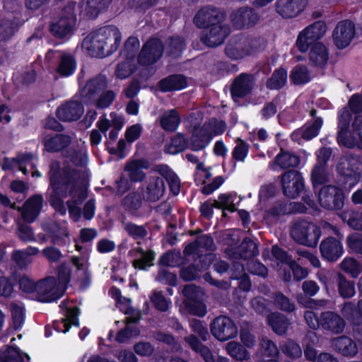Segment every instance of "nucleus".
Listing matches in <instances>:
<instances>
[{
  "instance_id": "nucleus-51",
  "label": "nucleus",
  "mask_w": 362,
  "mask_h": 362,
  "mask_svg": "<svg viewBox=\"0 0 362 362\" xmlns=\"http://www.w3.org/2000/svg\"><path fill=\"white\" fill-rule=\"evenodd\" d=\"M116 94L113 90H103L90 104L93 105L98 109H105L108 107L115 99Z\"/></svg>"
},
{
  "instance_id": "nucleus-28",
  "label": "nucleus",
  "mask_w": 362,
  "mask_h": 362,
  "mask_svg": "<svg viewBox=\"0 0 362 362\" xmlns=\"http://www.w3.org/2000/svg\"><path fill=\"white\" fill-rule=\"evenodd\" d=\"M21 21L18 17L10 15L0 21V37L2 40L10 39L18 30Z\"/></svg>"
},
{
  "instance_id": "nucleus-5",
  "label": "nucleus",
  "mask_w": 362,
  "mask_h": 362,
  "mask_svg": "<svg viewBox=\"0 0 362 362\" xmlns=\"http://www.w3.org/2000/svg\"><path fill=\"white\" fill-rule=\"evenodd\" d=\"M337 173L343 176L351 187L357 183L362 175V158L357 156L346 155L341 157L337 165Z\"/></svg>"
},
{
  "instance_id": "nucleus-23",
  "label": "nucleus",
  "mask_w": 362,
  "mask_h": 362,
  "mask_svg": "<svg viewBox=\"0 0 362 362\" xmlns=\"http://www.w3.org/2000/svg\"><path fill=\"white\" fill-rule=\"evenodd\" d=\"M291 235L296 242L314 247L317 243L321 231L320 228H292Z\"/></svg>"
},
{
  "instance_id": "nucleus-31",
  "label": "nucleus",
  "mask_w": 362,
  "mask_h": 362,
  "mask_svg": "<svg viewBox=\"0 0 362 362\" xmlns=\"http://www.w3.org/2000/svg\"><path fill=\"white\" fill-rule=\"evenodd\" d=\"M112 0H85L81 6L82 11L89 18H95L105 10Z\"/></svg>"
},
{
  "instance_id": "nucleus-62",
  "label": "nucleus",
  "mask_w": 362,
  "mask_h": 362,
  "mask_svg": "<svg viewBox=\"0 0 362 362\" xmlns=\"http://www.w3.org/2000/svg\"><path fill=\"white\" fill-rule=\"evenodd\" d=\"M248 152V145L240 139H237L236 146L233 151V158L236 160L243 161Z\"/></svg>"
},
{
  "instance_id": "nucleus-26",
  "label": "nucleus",
  "mask_w": 362,
  "mask_h": 362,
  "mask_svg": "<svg viewBox=\"0 0 362 362\" xmlns=\"http://www.w3.org/2000/svg\"><path fill=\"white\" fill-rule=\"evenodd\" d=\"M150 163L146 159H136L127 163L124 170L127 172L128 177L132 182H141L146 178V173L143 169H148Z\"/></svg>"
},
{
  "instance_id": "nucleus-8",
  "label": "nucleus",
  "mask_w": 362,
  "mask_h": 362,
  "mask_svg": "<svg viewBox=\"0 0 362 362\" xmlns=\"http://www.w3.org/2000/svg\"><path fill=\"white\" fill-rule=\"evenodd\" d=\"M326 30V24L322 21H316L308 26L299 34L297 47L302 52H306L311 44L325 35Z\"/></svg>"
},
{
  "instance_id": "nucleus-35",
  "label": "nucleus",
  "mask_w": 362,
  "mask_h": 362,
  "mask_svg": "<svg viewBox=\"0 0 362 362\" xmlns=\"http://www.w3.org/2000/svg\"><path fill=\"white\" fill-rule=\"evenodd\" d=\"M310 61L315 66H322L328 60V52L321 42L315 43L309 54Z\"/></svg>"
},
{
  "instance_id": "nucleus-48",
  "label": "nucleus",
  "mask_w": 362,
  "mask_h": 362,
  "mask_svg": "<svg viewBox=\"0 0 362 362\" xmlns=\"http://www.w3.org/2000/svg\"><path fill=\"white\" fill-rule=\"evenodd\" d=\"M287 73L283 69L276 70L267 81V87L269 89H280L286 83Z\"/></svg>"
},
{
  "instance_id": "nucleus-41",
  "label": "nucleus",
  "mask_w": 362,
  "mask_h": 362,
  "mask_svg": "<svg viewBox=\"0 0 362 362\" xmlns=\"http://www.w3.org/2000/svg\"><path fill=\"white\" fill-rule=\"evenodd\" d=\"M274 163L282 169L296 168L300 163L298 156L281 149V152L275 157Z\"/></svg>"
},
{
  "instance_id": "nucleus-37",
  "label": "nucleus",
  "mask_w": 362,
  "mask_h": 362,
  "mask_svg": "<svg viewBox=\"0 0 362 362\" xmlns=\"http://www.w3.org/2000/svg\"><path fill=\"white\" fill-rule=\"evenodd\" d=\"M333 346L336 350L344 356H353L358 351L356 344L349 337H341L333 341Z\"/></svg>"
},
{
  "instance_id": "nucleus-10",
  "label": "nucleus",
  "mask_w": 362,
  "mask_h": 362,
  "mask_svg": "<svg viewBox=\"0 0 362 362\" xmlns=\"http://www.w3.org/2000/svg\"><path fill=\"white\" fill-rule=\"evenodd\" d=\"M64 288L57 285L54 277H47L37 282L35 298L41 302H52L59 298Z\"/></svg>"
},
{
  "instance_id": "nucleus-7",
  "label": "nucleus",
  "mask_w": 362,
  "mask_h": 362,
  "mask_svg": "<svg viewBox=\"0 0 362 362\" xmlns=\"http://www.w3.org/2000/svg\"><path fill=\"white\" fill-rule=\"evenodd\" d=\"M185 296V305L188 311L195 315L204 316L206 314V306L202 302L204 292L193 284L187 285L182 290Z\"/></svg>"
},
{
  "instance_id": "nucleus-59",
  "label": "nucleus",
  "mask_w": 362,
  "mask_h": 362,
  "mask_svg": "<svg viewBox=\"0 0 362 362\" xmlns=\"http://www.w3.org/2000/svg\"><path fill=\"white\" fill-rule=\"evenodd\" d=\"M11 312L13 326L15 329H18L24 320L23 308L16 303H12L11 304Z\"/></svg>"
},
{
  "instance_id": "nucleus-49",
  "label": "nucleus",
  "mask_w": 362,
  "mask_h": 362,
  "mask_svg": "<svg viewBox=\"0 0 362 362\" xmlns=\"http://www.w3.org/2000/svg\"><path fill=\"white\" fill-rule=\"evenodd\" d=\"M337 141L339 145L349 148H354L355 146H358V136L354 134V132L351 133L349 129H339Z\"/></svg>"
},
{
  "instance_id": "nucleus-15",
  "label": "nucleus",
  "mask_w": 362,
  "mask_h": 362,
  "mask_svg": "<svg viewBox=\"0 0 362 362\" xmlns=\"http://www.w3.org/2000/svg\"><path fill=\"white\" fill-rule=\"evenodd\" d=\"M211 331L212 334L220 341H226L238 334V329L234 322L226 316L216 317L211 324Z\"/></svg>"
},
{
  "instance_id": "nucleus-54",
  "label": "nucleus",
  "mask_w": 362,
  "mask_h": 362,
  "mask_svg": "<svg viewBox=\"0 0 362 362\" xmlns=\"http://www.w3.org/2000/svg\"><path fill=\"white\" fill-rule=\"evenodd\" d=\"M139 47V40L135 37H129L124 43L122 53L126 58L134 60Z\"/></svg>"
},
{
  "instance_id": "nucleus-17",
  "label": "nucleus",
  "mask_w": 362,
  "mask_h": 362,
  "mask_svg": "<svg viewBox=\"0 0 362 362\" xmlns=\"http://www.w3.org/2000/svg\"><path fill=\"white\" fill-rule=\"evenodd\" d=\"M107 86L106 78L98 75L87 81L86 86L81 90V96L83 102L90 104Z\"/></svg>"
},
{
  "instance_id": "nucleus-57",
  "label": "nucleus",
  "mask_w": 362,
  "mask_h": 362,
  "mask_svg": "<svg viewBox=\"0 0 362 362\" xmlns=\"http://www.w3.org/2000/svg\"><path fill=\"white\" fill-rule=\"evenodd\" d=\"M291 78L296 84H302L310 81L308 69L303 66H296L291 73Z\"/></svg>"
},
{
  "instance_id": "nucleus-39",
  "label": "nucleus",
  "mask_w": 362,
  "mask_h": 362,
  "mask_svg": "<svg viewBox=\"0 0 362 362\" xmlns=\"http://www.w3.org/2000/svg\"><path fill=\"white\" fill-rule=\"evenodd\" d=\"M180 123V117L175 110L165 112L160 118L162 128L168 132H174Z\"/></svg>"
},
{
  "instance_id": "nucleus-29",
  "label": "nucleus",
  "mask_w": 362,
  "mask_h": 362,
  "mask_svg": "<svg viewBox=\"0 0 362 362\" xmlns=\"http://www.w3.org/2000/svg\"><path fill=\"white\" fill-rule=\"evenodd\" d=\"M227 254L233 258L240 257L244 259L252 258L258 254L257 244L250 240L245 239L238 248V252H233L232 249L226 250Z\"/></svg>"
},
{
  "instance_id": "nucleus-42",
  "label": "nucleus",
  "mask_w": 362,
  "mask_h": 362,
  "mask_svg": "<svg viewBox=\"0 0 362 362\" xmlns=\"http://www.w3.org/2000/svg\"><path fill=\"white\" fill-rule=\"evenodd\" d=\"M185 47V40L177 35L169 37L166 42V52L174 58L181 55Z\"/></svg>"
},
{
  "instance_id": "nucleus-63",
  "label": "nucleus",
  "mask_w": 362,
  "mask_h": 362,
  "mask_svg": "<svg viewBox=\"0 0 362 362\" xmlns=\"http://www.w3.org/2000/svg\"><path fill=\"white\" fill-rule=\"evenodd\" d=\"M24 356L29 359L28 355H23L14 347L8 348L4 354L5 362H24Z\"/></svg>"
},
{
  "instance_id": "nucleus-30",
  "label": "nucleus",
  "mask_w": 362,
  "mask_h": 362,
  "mask_svg": "<svg viewBox=\"0 0 362 362\" xmlns=\"http://www.w3.org/2000/svg\"><path fill=\"white\" fill-rule=\"evenodd\" d=\"M320 324L323 328L335 333L342 332L344 327L343 319L339 315L332 312H327L322 314Z\"/></svg>"
},
{
  "instance_id": "nucleus-40",
  "label": "nucleus",
  "mask_w": 362,
  "mask_h": 362,
  "mask_svg": "<svg viewBox=\"0 0 362 362\" xmlns=\"http://www.w3.org/2000/svg\"><path fill=\"white\" fill-rule=\"evenodd\" d=\"M189 147V142L183 134H176L170 140L169 144L165 146V151L170 154H176L182 152Z\"/></svg>"
},
{
  "instance_id": "nucleus-9",
  "label": "nucleus",
  "mask_w": 362,
  "mask_h": 362,
  "mask_svg": "<svg viewBox=\"0 0 362 362\" xmlns=\"http://www.w3.org/2000/svg\"><path fill=\"white\" fill-rule=\"evenodd\" d=\"M164 45L158 38L149 39L143 46L138 62L142 66H149L157 62L162 57Z\"/></svg>"
},
{
  "instance_id": "nucleus-4",
  "label": "nucleus",
  "mask_w": 362,
  "mask_h": 362,
  "mask_svg": "<svg viewBox=\"0 0 362 362\" xmlns=\"http://www.w3.org/2000/svg\"><path fill=\"white\" fill-rule=\"evenodd\" d=\"M76 4L69 2L58 14L56 21L51 23L49 30L57 38H64L68 36L76 21Z\"/></svg>"
},
{
  "instance_id": "nucleus-64",
  "label": "nucleus",
  "mask_w": 362,
  "mask_h": 362,
  "mask_svg": "<svg viewBox=\"0 0 362 362\" xmlns=\"http://www.w3.org/2000/svg\"><path fill=\"white\" fill-rule=\"evenodd\" d=\"M19 284L23 292L32 295V297L35 298L37 283L33 282L28 276H23L20 279Z\"/></svg>"
},
{
  "instance_id": "nucleus-20",
  "label": "nucleus",
  "mask_w": 362,
  "mask_h": 362,
  "mask_svg": "<svg viewBox=\"0 0 362 362\" xmlns=\"http://www.w3.org/2000/svg\"><path fill=\"white\" fill-rule=\"evenodd\" d=\"M84 112L83 104L78 100H69L60 105L56 112L57 117L62 122L78 120Z\"/></svg>"
},
{
  "instance_id": "nucleus-52",
  "label": "nucleus",
  "mask_w": 362,
  "mask_h": 362,
  "mask_svg": "<svg viewBox=\"0 0 362 362\" xmlns=\"http://www.w3.org/2000/svg\"><path fill=\"white\" fill-rule=\"evenodd\" d=\"M83 188L85 190V197L81 199V200L78 201L80 198L74 199L72 196L71 197V199L67 201L66 204L69 208V211L70 216L76 221L79 219L81 215V209L76 205L80 204L83 202V201L87 197V187L86 186L85 182H83Z\"/></svg>"
},
{
  "instance_id": "nucleus-24",
  "label": "nucleus",
  "mask_w": 362,
  "mask_h": 362,
  "mask_svg": "<svg viewBox=\"0 0 362 362\" xmlns=\"http://www.w3.org/2000/svg\"><path fill=\"white\" fill-rule=\"evenodd\" d=\"M72 139L68 134H54L45 135L42 141L47 151L56 153L66 149L71 144Z\"/></svg>"
},
{
  "instance_id": "nucleus-43",
  "label": "nucleus",
  "mask_w": 362,
  "mask_h": 362,
  "mask_svg": "<svg viewBox=\"0 0 362 362\" xmlns=\"http://www.w3.org/2000/svg\"><path fill=\"white\" fill-rule=\"evenodd\" d=\"M311 180L314 187L328 182L329 179L327 166L315 164L311 173Z\"/></svg>"
},
{
  "instance_id": "nucleus-1",
  "label": "nucleus",
  "mask_w": 362,
  "mask_h": 362,
  "mask_svg": "<svg viewBox=\"0 0 362 362\" xmlns=\"http://www.w3.org/2000/svg\"><path fill=\"white\" fill-rule=\"evenodd\" d=\"M59 169V162L54 161L51 163L49 172L51 192L49 193L48 200L57 211L64 215L66 209L64 205L63 197H79L78 201L85 197L83 182L86 180V173L84 170L65 167L62 175L58 176Z\"/></svg>"
},
{
  "instance_id": "nucleus-18",
  "label": "nucleus",
  "mask_w": 362,
  "mask_h": 362,
  "mask_svg": "<svg viewBox=\"0 0 362 362\" xmlns=\"http://www.w3.org/2000/svg\"><path fill=\"white\" fill-rule=\"evenodd\" d=\"M165 183L163 177L150 176L143 187V193L146 201L156 202L160 200L165 192Z\"/></svg>"
},
{
  "instance_id": "nucleus-3",
  "label": "nucleus",
  "mask_w": 362,
  "mask_h": 362,
  "mask_svg": "<svg viewBox=\"0 0 362 362\" xmlns=\"http://www.w3.org/2000/svg\"><path fill=\"white\" fill-rule=\"evenodd\" d=\"M265 45V41L262 37L239 35L233 36L229 40L225 52L232 59H240L263 49Z\"/></svg>"
},
{
  "instance_id": "nucleus-50",
  "label": "nucleus",
  "mask_w": 362,
  "mask_h": 362,
  "mask_svg": "<svg viewBox=\"0 0 362 362\" xmlns=\"http://www.w3.org/2000/svg\"><path fill=\"white\" fill-rule=\"evenodd\" d=\"M341 269L350 274L353 278H356L362 272V265L351 257L344 258L340 263Z\"/></svg>"
},
{
  "instance_id": "nucleus-19",
  "label": "nucleus",
  "mask_w": 362,
  "mask_h": 362,
  "mask_svg": "<svg viewBox=\"0 0 362 362\" xmlns=\"http://www.w3.org/2000/svg\"><path fill=\"white\" fill-rule=\"evenodd\" d=\"M43 204L41 194H35L25 201L22 207H16L21 212L22 218L25 223H33L39 216Z\"/></svg>"
},
{
  "instance_id": "nucleus-60",
  "label": "nucleus",
  "mask_w": 362,
  "mask_h": 362,
  "mask_svg": "<svg viewBox=\"0 0 362 362\" xmlns=\"http://www.w3.org/2000/svg\"><path fill=\"white\" fill-rule=\"evenodd\" d=\"M340 218L349 226H362V214L355 211L343 212Z\"/></svg>"
},
{
  "instance_id": "nucleus-11",
  "label": "nucleus",
  "mask_w": 362,
  "mask_h": 362,
  "mask_svg": "<svg viewBox=\"0 0 362 362\" xmlns=\"http://www.w3.org/2000/svg\"><path fill=\"white\" fill-rule=\"evenodd\" d=\"M281 185L284 194L295 199L304 189V182L301 173L296 170H290L281 175Z\"/></svg>"
},
{
  "instance_id": "nucleus-27",
  "label": "nucleus",
  "mask_w": 362,
  "mask_h": 362,
  "mask_svg": "<svg viewBox=\"0 0 362 362\" xmlns=\"http://www.w3.org/2000/svg\"><path fill=\"white\" fill-rule=\"evenodd\" d=\"M322 256L328 261L337 260L343 253V247L341 243L333 238H329L323 240L320 246Z\"/></svg>"
},
{
  "instance_id": "nucleus-22",
  "label": "nucleus",
  "mask_w": 362,
  "mask_h": 362,
  "mask_svg": "<svg viewBox=\"0 0 362 362\" xmlns=\"http://www.w3.org/2000/svg\"><path fill=\"white\" fill-rule=\"evenodd\" d=\"M276 11L284 18H291L300 13L307 5V0H277Z\"/></svg>"
},
{
  "instance_id": "nucleus-55",
  "label": "nucleus",
  "mask_w": 362,
  "mask_h": 362,
  "mask_svg": "<svg viewBox=\"0 0 362 362\" xmlns=\"http://www.w3.org/2000/svg\"><path fill=\"white\" fill-rule=\"evenodd\" d=\"M338 288L341 296L351 298L355 294V288L352 282L346 279L341 274H339Z\"/></svg>"
},
{
  "instance_id": "nucleus-58",
  "label": "nucleus",
  "mask_w": 362,
  "mask_h": 362,
  "mask_svg": "<svg viewBox=\"0 0 362 362\" xmlns=\"http://www.w3.org/2000/svg\"><path fill=\"white\" fill-rule=\"evenodd\" d=\"M342 313L347 319L352 320L355 323H358V317L357 316L355 318L354 313L362 317V300L358 302L357 311L354 310V306L352 303H347L344 305L342 309Z\"/></svg>"
},
{
  "instance_id": "nucleus-61",
  "label": "nucleus",
  "mask_w": 362,
  "mask_h": 362,
  "mask_svg": "<svg viewBox=\"0 0 362 362\" xmlns=\"http://www.w3.org/2000/svg\"><path fill=\"white\" fill-rule=\"evenodd\" d=\"M322 124V120L318 117L315 119L313 123L307 127L305 129L302 131L301 136L304 139L310 140L313 137L316 136L318 134L319 129L321 128Z\"/></svg>"
},
{
  "instance_id": "nucleus-21",
  "label": "nucleus",
  "mask_w": 362,
  "mask_h": 362,
  "mask_svg": "<svg viewBox=\"0 0 362 362\" xmlns=\"http://www.w3.org/2000/svg\"><path fill=\"white\" fill-rule=\"evenodd\" d=\"M255 85L252 74L243 73L238 76L231 85L230 92L234 100L242 98L250 94Z\"/></svg>"
},
{
  "instance_id": "nucleus-53",
  "label": "nucleus",
  "mask_w": 362,
  "mask_h": 362,
  "mask_svg": "<svg viewBox=\"0 0 362 362\" xmlns=\"http://www.w3.org/2000/svg\"><path fill=\"white\" fill-rule=\"evenodd\" d=\"M228 353L237 360L243 361L249 358L248 352L238 343L230 341L227 344Z\"/></svg>"
},
{
  "instance_id": "nucleus-56",
  "label": "nucleus",
  "mask_w": 362,
  "mask_h": 362,
  "mask_svg": "<svg viewBox=\"0 0 362 362\" xmlns=\"http://www.w3.org/2000/svg\"><path fill=\"white\" fill-rule=\"evenodd\" d=\"M202 127L206 132L211 134V139L214 136L221 134L226 128V123L223 121H218L215 118L209 119V121L205 122Z\"/></svg>"
},
{
  "instance_id": "nucleus-2",
  "label": "nucleus",
  "mask_w": 362,
  "mask_h": 362,
  "mask_svg": "<svg viewBox=\"0 0 362 362\" xmlns=\"http://www.w3.org/2000/svg\"><path fill=\"white\" fill-rule=\"evenodd\" d=\"M121 42V34L114 25H108L90 33L83 40V47L89 54L103 57L115 52Z\"/></svg>"
},
{
  "instance_id": "nucleus-12",
  "label": "nucleus",
  "mask_w": 362,
  "mask_h": 362,
  "mask_svg": "<svg viewBox=\"0 0 362 362\" xmlns=\"http://www.w3.org/2000/svg\"><path fill=\"white\" fill-rule=\"evenodd\" d=\"M320 205L327 209H340L344 206V194L336 186L329 185L322 187L318 194Z\"/></svg>"
},
{
  "instance_id": "nucleus-45",
  "label": "nucleus",
  "mask_w": 362,
  "mask_h": 362,
  "mask_svg": "<svg viewBox=\"0 0 362 362\" xmlns=\"http://www.w3.org/2000/svg\"><path fill=\"white\" fill-rule=\"evenodd\" d=\"M63 156L76 166L83 167L87 163V156L81 150L69 148L63 151Z\"/></svg>"
},
{
  "instance_id": "nucleus-44",
  "label": "nucleus",
  "mask_w": 362,
  "mask_h": 362,
  "mask_svg": "<svg viewBox=\"0 0 362 362\" xmlns=\"http://www.w3.org/2000/svg\"><path fill=\"white\" fill-rule=\"evenodd\" d=\"M268 321L273 330L279 334H284L290 325L285 316L280 313L270 315Z\"/></svg>"
},
{
  "instance_id": "nucleus-36",
  "label": "nucleus",
  "mask_w": 362,
  "mask_h": 362,
  "mask_svg": "<svg viewBox=\"0 0 362 362\" xmlns=\"http://www.w3.org/2000/svg\"><path fill=\"white\" fill-rule=\"evenodd\" d=\"M76 60L73 55L63 53L59 58L57 72L62 76H71L76 69Z\"/></svg>"
},
{
  "instance_id": "nucleus-14",
  "label": "nucleus",
  "mask_w": 362,
  "mask_h": 362,
  "mask_svg": "<svg viewBox=\"0 0 362 362\" xmlns=\"http://www.w3.org/2000/svg\"><path fill=\"white\" fill-rule=\"evenodd\" d=\"M233 25L237 29L248 28L255 25L259 16L251 7L243 6L234 10L230 15Z\"/></svg>"
},
{
  "instance_id": "nucleus-47",
  "label": "nucleus",
  "mask_w": 362,
  "mask_h": 362,
  "mask_svg": "<svg viewBox=\"0 0 362 362\" xmlns=\"http://www.w3.org/2000/svg\"><path fill=\"white\" fill-rule=\"evenodd\" d=\"M127 327L125 329L121 330L117 335V340L119 342H124L129 338L139 334V331L135 327H132V325L139 321L136 317H128L125 319Z\"/></svg>"
},
{
  "instance_id": "nucleus-13",
  "label": "nucleus",
  "mask_w": 362,
  "mask_h": 362,
  "mask_svg": "<svg viewBox=\"0 0 362 362\" xmlns=\"http://www.w3.org/2000/svg\"><path fill=\"white\" fill-rule=\"evenodd\" d=\"M201 37L202 42L208 47H217L222 45L230 33V26L223 23L205 28Z\"/></svg>"
},
{
  "instance_id": "nucleus-16",
  "label": "nucleus",
  "mask_w": 362,
  "mask_h": 362,
  "mask_svg": "<svg viewBox=\"0 0 362 362\" xmlns=\"http://www.w3.org/2000/svg\"><path fill=\"white\" fill-rule=\"evenodd\" d=\"M356 29L352 21L345 20L340 21L337 25L332 34L335 45L339 49L346 47L352 40Z\"/></svg>"
},
{
  "instance_id": "nucleus-33",
  "label": "nucleus",
  "mask_w": 362,
  "mask_h": 362,
  "mask_svg": "<svg viewBox=\"0 0 362 362\" xmlns=\"http://www.w3.org/2000/svg\"><path fill=\"white\" fill-rule=\"evenodd\" d=\"M133 260V266L136 269H146L153 265L155 254L152 251L145 252L141 250H134L130 252Z\"/></svg>"
},
{
  "instance_id": "nucleus-32",
  "label": "nucleus",
  "mask_w": 362,
  "mask_h": 362,
  "mask_svg": "<svg viewBox=\"0 0 362 362\" xmlns=\"http://www.w3.org/2000/svg\"><path fill=\"white\" fill-rule=\"evenodd\" d=\"M144 201L146 197L143 192L133 191L123 198L122 204L127 211L134 214L142 206Z\"/></svg>"
},
{
  "instance_id": "nucleus-25",
  "label": "nucleus",
  "mask_w": 362,
  "mask_h": 362,
  "mask_svg": "<svg viewBox=\"0 0 362 362\" xmlns=\"http://www.w3.org/2000/svg\"><path fill=\"white\" fill-rule=\"evenodd\" d=\"M211 140V135L198 124L194 125L189 139L191 150L198 151L204 149Z\"/></svg>"
},
{
  "instance_id": "nucleus-46",
  "label": "nucleus",
  "mask_w": 362,
  "mask_h": 362,
  "mask_svg": "<svg viewBox=\"0 0 362 362\" xmlns=\"http://www.w3.org/2000/svg\"><path fill=\"white\" fill-rule=\"evenodd\" d=\"M135 71L134 60L126 58L117 65L115 74L117 78L124 79L130 76Z\"/></svg>"
},
{
  "instance_id": "nucleus-6",
  "label": "nucleus",
  "mask_w": 362,
  "mask_h": 362,
  "mask_svg": "<svg viewBox=\"0 0 362 362\" xmlns=\"http://www.w3.org/2000/svg\"><path fill=\"white\" fill-rule=\"evenodd\" d=\"M225 12L216 6L207 5L202 7L193 18V23L198 28H205L216 23H223Z\"/></svg>"
},
{
  "instance_id": "nucleus-38",
  "label": "nucleus",
  "mask_w": 362,
  "mask_h": 362,
  "mask_svg": "<svg viewBox=\"0 0 362 362\" xmlns=\"http://www.w3.org/2000/svg\"><path fill=\"white\" fill-rule=\"evenodd\" d=\"M78 310L77 308H68L65 318L54 323V329L57 332L66 333L71 325H78Z\"/></svg>"
},
{
  "instance_id": "nucleus-34",
  "label": "nucleus",
  "mask_w": 362,
  "mask_h": 362,
  "mask_svg": "<svg viewBox=\"0 0 362 362\" xmlns=\"http://www.w3.org/2000/svg\"><path fill=\"white\" fill-rule=\"evenodd\" d=\"M159 83L163 91H172L185 88L187 86V80L182 75L174 74L162 79Z\"/></svg>"
}]
</instances>
